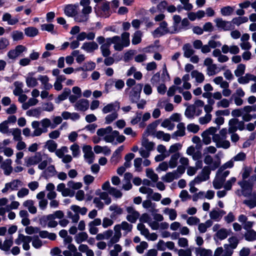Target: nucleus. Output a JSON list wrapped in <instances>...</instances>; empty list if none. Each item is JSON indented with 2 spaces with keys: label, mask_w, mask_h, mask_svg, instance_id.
Returning <instances> with one entry per match:
<instances>
[{
  "label": "nucleus",
  "mask_w": 256,
  "mask_h": 256,
  "mask_svg": "<svg viewBox=\"0 0 256 256\" xmlns=\"http://www.w3.org/2000/svg\"><path fill=\"white\" fill-rule=\"evenodd\" d=\"M216 158L217 160L213 162V164L210 166H204L202 168L200 175H201L206 180L210 178V176L211 170H215L216 168L220 167V160L218 155H216Z\"/></svg>",
  "instance_id": "nucleus-1"
},
{
  "label": "nucleus",
  "mask_w": 256,
  "mask_h": 256,
  "mask_svg": "<svg viewBox=\"0 0 256 256\" xmlns=\"http://www.w3.org/2000/svg\"><path fill=\"white\" fill-rule=\"evenodd\" d=\"M175 32H177V28H174ZM171 33L173 34L174 32H170L168 28V23L166 21H162L160 23V26L157 28L152 32V34L154 38L158 37V35L160 34V36H164V34Z\"/></svg>",
  "instance_id": "nucleus-2"
},
{
  "label": "nucleus",
  "mask_w": 256,
  "mask_h": 256,
  "mask_svg": "<svg viewBox=\"0 0 256 256\" xmlns=\"http://www.w3.org/2000/svg\"><path fill=\"white\" fill-rule=\"evenodd\" d=\"M238 184L241 186L242 190V194L244 196H248L252 195L254 187V183L248 180H243L240 181Z\"/></svg>",
  "instance_id": "nucleus-3"
},
{
  "label": "nucleus",
  "mask_w": 256,
  "mask_h": 256,
  "mask_svg": "<svg viewBox=\"0 0 256 256\" xmlns=\"http://www.w3.org/2000/svg\"><path fill=\"white\" fill-rule=\"evenodd\" d=\"M42 160V155L41 152H36L35 155L30 156L26 161L28 167L39 164Z\"/></svg>",
  "instance_id": "nucleus-4"
},
{
  "label": "nucleus",
  "mask_w": 256,
  "mask_h": 256,
  "mask_svg": "<svg viewBox=\"0 0 256 256\" xmlns=\"http://www.w3.org/2000/svg\"><path fill=\"white\" fill-rule=\"evenodd\" d=\"M77 7L78 6L76 4H68L64 8V12L69 17H74L78 14Z\"/></svg>",
  "instance_id": "nucleus-5"
},
{
  "label": "nucleus",
  "mask_w": 256,
  "mask_h": 256,
  "mask_svg": "<svg viewBox=\"0 0 256 256\" xmlns=\"http://www.w3.org/2000/svg\"><path fill=\"white\" fill-rule=\"evenodd\" d=\"M75 106L77 108L78 110L80 111L84 112L86 110L89 108V102L86 99H80L76 102Z\"/></svg>",
  "instance_id": "nucleus-6"
},
{
  "label": "nucleus",
  "mask_w": 256,
  "mask_h": 256,
  "mask_svg": "<svg viewBox=\"0 0 256 256\" xmlns=\"http://www.w3.org/2000/svg\"><path fill=\"white\" fill-rule=\"evenodd\" d=\"M98 48V44L95 42L93 41L92 42H84L81 48L88 52H90L97 50Z\"/></svg>",
  "instance_id": "nucleus-7"
},
{
  "label": "nucleus",
  "mask_w": 256,
  "mask_h": 256,
  "mask_svg": "<svg viewBox=\"0 0 256 256\" xmlns=\"http://www.w3.org/2000/svg\"><path fill=\"white\" fill-rule=\"evenodd\" d=\"M180 177L176 170H174L172 172H168L166 174L162 177V180L166 182H171L174 179H178Z\"/></svg>",
  "instance_id": "nucleus-8"
},
{
  "label": "nucleus",
  "mask_w": 256,
  "mask_h": 256,
  "mask_svg": "<svg viewBox=\"0 0 256 256\" xmlns=\"http://www.w3.org/2000/svg\"><path fill=\"white\" fill-rule=\"evenodd\" d=\"M216 26L219 28H222L224 30H228L230 28V22L223 20L222 18H217L215 20Z\"/></svg>",
  "instance_id": "nucleus-9"
},
{
  "label": "nucleus",
  "mask_w": 256,
  "mask_h": 256,
  "mask_svg": "<svg viewBox=\"0 0 256 256\" xmlns=\"http://www.w3.org/2000/svg\"><path fill=\"white\" fill-rule=\"evenodd\" d=\"M178 130L174 132L172 134V138H174L176 136H183L186 134L185 125L183 122H180L177 125Z\"/></svg>",
  "instance_id": "nucleus-10"
},
{
  "label": "nucleus",
  "mask_w": 256,
  "mask_h": 256,
  "mask_svg": "<svg viewBox=\"0 0 256 256\" xmlns=\"http://www.w3.org/2000/svg\"><path fill=\"white\" fill-rule=\"evenodd\" d=\"M116 107L118 108V110L120 108V102L117 101L114 103H110L108 104L103 108L102 111L104 114H107L112 110H115L116 108Z\"/></svg>",
  "instance_id": "nucleus-11"
},
{
  "label": "nucleus",
  "mask_w": 256,
  "mask_h": 256,
  "mask_svg": "<svg viewBox=\"0 0 256 256\" xmlns=\"http://www.w3.org/2000/svg\"><path fill=\"white\" fill-rule=\"evenodd\" d=\"M70 94V90L68 88H65L62 93L55 99V102L59 104L60 102L66 100Z\"/></svg>",
  "instance_id": "nucleus-12"
},
{
  "label": "nucleus",
  "mask_w": 256,
  "mask_h": 256,
  "mask_svg": "<svg viewBox=\"0 0 256 256\" xmlns=\"http://www.w3.org/2000/svg\"><path fill=\"white\" fill-rule=\"evenodd\" d=\"M160 120H156L152 122L146 128V132L148 133V134H154L155 130L159 124Z\"/></svg>",
  "instance_id": "nucleus-13"
},
{
  "label": "nucleus",
  "mask_w": 256,
  "mask_h": 256,
  "mask_svg": "<svg viewBox=\"0 0 256 256\" xmlns=\"http://www.w3.org/2000/svg\"><path fill=\"white\" fill-rule=\"evenodd\" d=\"M56 172V171L54 166V165H50L42 172L44 174V176H44L45 178L47 179L48 177L52 176Z\"/></svg>",
  "instance_id": "nucleus-14"
},
{
  "label": "nucleus",
  "mask_w": 256,
  "mask_h": 256,
  "mask_svg": "<svg viewBox=\"0 0 256 256\" xmlns=\"http://www.w3.org/2000/svg\"><path fill=\"white\" fill-rule=\"evenodd\" d=\"M180 157L179 152L175 153L172 155L169 161V166L171 168H176L178 165V160Z\"/></svg>",
  "instance_id": "nucleus-15"
},
{
  "label": "nucleus",
  "mask_w": 256,
  "mask_h": 256,
  "mask_svg": "<svg viewBox=\"0 0 256 256\" xmlns=\"http://www.w3.org/2000/svg\"><path fill=\"white\" fill-rule=\"evenodd\" d=\"M25 34L29 37H34L38 34V30L34 27L30 26L24 29Z\"/></svg>",
  "instance_id": "nucleus-16"
},
{
  "label": "nucleus",
  "mask_w": 256,
  "mask_h": 256,
  "mask_svg": "<svg viewBox=\"0 0 256 256\" xmlns=\"http://www.w3.org/2000/svg\"><path fill=\"white\" fill-rule=\"evenodd\" d=\"M196 112V106L194 104L190 105L186 110L184 114L188 118H192Z\"/></svg>",
  "instance_id": "nucleus-17"
},
{
  "label": "nucleus",
  "mask_w": 256,
  "mask_h": 256,
  "mask_svg": "<svg viewBox=\"0 0 256 256\" xmlns=\"http://www.w3.org/2000/svg\"><path fill=\"white\" fill-rule=\"evenodd\" d=\"M192 78H195L196 81L198 83L202 82L204 80V75L197 70H194L191 72Z\"/></svg>",
  "instance_id": "nucleus-18"
},
{
  "label": "nucleus",
  "mask_w": 256,
  "mask_h": 256,
  "mask_svg": "<svg viewBox=\"0 0 256 256\" xmlns=\"http://www.w3.org/2000/svg\"><path fill=\"white\" fill-rule=\"evenodd\" d=\"M142 32L140 30L136 31L132 36V44L136 45L140 44L142 42Z\"/></svg>",
  "instance_id": "nucleus-19"
},
{
  "label": "nucleus",
  "mask_w": 256,
  "mask_h": 256,
  "mask_svg": "<svg viewBox=\"0 0 256 256\" xmlns=\"http://www.w3.org/2000/svg\"><path fill=\"white\" fill-rule=\"evenodd\" d=\"M165 214L169 215V218L171 220H176L177 216L176 211L174 209H170L168 208H166L164 210Z\"/></svg>",
  "instance_id": "nucleus-20"
},
{
  "label": "nucleus",
  "mask_w": 256,
  "mask_h": 256,
  "mask_svg": "<svg viewBox=\"0 0 256 256\" xmlns=\"http://www.w3.org/2000/svg\"><path fill=\"white\" fill-rule=\"evenodd\" d=\"M13 244L12 238L6 240L2 246V250L6 252V254H10V250Z\"/></svg>",
  "instance_id": "nucleus-21"
},
{
  "label": "nucleus",
  "mask_w": 256,
  "mask_h": 256,
  "mask_svg": "<svg viewBox=\"0 0 256 256\" xmlns=\"http://www.w3.org/2000/svg\"><path fill=\"white\" fill-rule=\"evenodd\" d=\"M130 33L128 32H124L121 36V42L125 47H128L130 44Z\"/></svg>",
  "instance_id": "nucleus-22"
},
{
  "label": "nucleus",
  "mask_w": 256,
  "mask_h": 256,
  "mask_svg": "<svg viewBox=\"0 0 256 256\" xmlns=\"http://www.w3.org/2000/svg\"><path fill=\"white\" fill-rule=\"evenodd\" d=\"M183 50H184V56L186 58H190L194 53V50L191 48V46L189 44H185L183 46Z\"/></svg>",
  "instance_id": "nucleus-23"
},
{
  "label": "nucleus",
  "mask_w": 256,
  "mask_h": 256,
  "mask_svg": "<svg viewBox=\"0 0 256 256\" xmlns=\"http://www.w3.org/2000/svg\"><path fill=\"white\" fill-rule=\"evenodd\" d=\"M146 176L150 178L153 182H156L158 180V176L154 172L152 168H146Z\"/></svg>",
  "instance_id": "nucleus-24"
},
{
  "label": "nucleus",
  "mask_w": 256,
  "mask_h": 256,
  "mask_svg": "<svg viewBox=\"0 0 256 256\" xmlns=\"http://www.w3.org/2000/svg\"><path fill=\"white\" fill-rule=\"evenodd\" d=\"M70 209L76 213L79 212L82 216L85 215L88 211V209L86 207H82L81 208L80 206L77 205H72L70 206Z\"/></svg>",
  "instance_id": "nucleus-25"
},
{
  "label": "nucleus",
  "mask_w": 256,
  "mask_h": 256,
  "mask_svg": "<svg viewBox=\"0 0 256 256\" xmlns=\"http://www.w3.org/2000/svg\"><path fill=\"white\" fill-rule=\"evenodd\" d=\"M216 236L220 240H224L228 236L227 230L224 228L219 230L216 234Z\"/></svg>",
  "instance_id": "nucleus-26"
},
{
  "label": "nucleus",
  "mask_w": 256,
  "mask_h": 256,
  "mask_svg": "<svg viewBox=\"0 0 256 256\" xmlns=\"http://www.w3.org/2000/svg\"><path fill=\"white\" fill-rule=\"evenodd\" d=\"M245 239L248 242L256 240V232L252 229L248 230V233L245 234Z\"/></svg>",
  "instance_id": "nucleus-27"
},
{
  "label": "nucleus",
  "mask_w": 256,
  "mask_h": 256,
  "mask_svg": "<svg viewBox=\"0 0 256 256\" xmlns=\"http://www.w3.org/2000/svg\"><path fill=\"white\" fill-rule=\"evenodd\" d=\"M45 146H47V148L50 152H54L56 151L58 144L54 140H48Z\"/></svg>",
  "instance_id": "nucleus-28"
},
{
  "label": "nucleus",
  "mask_w": 256,
  "mask_h": 256,
  "mask_svg": "<svg viewBox=\"0 0 256 256\" xmlns=\"http://www.w3.org/2000/svg\"><path fill=\"white\" fill-rule=\"evenodd\" d=\"M41 30L51 32L52 34H56V32L54 31V25L52 24H45L41 25Z\"/></svg>",
  "instance_id": "nucleus-29"
},
{
  "label": "nucleus",
  "mask_w": 256,
  "mask_h": 256,
  "mask_svg": "<svg viewBox=\"0 0 256 256\" xmlns=\"http://www.w3.org/2000/svg\"><path fill=\"white\" fill-rule=\"evenodd\" d=\"M246 65L240 64L238 66L237 68L234 70V74L236 76L240 77L244 74Z\"/></svg>",
  "instance_id": "nucleus-30"
},
{
  "label": "nucleus",
  "mask_w": 256,
  "mask_h": 256,
  "mask_svg": "<svg viewBox=\"0 0 256 256\" xmlns=\"http://www.w3.org/2000/svg\"><path fill=\"white\" fill-rule=\"evenodd\" d=\"M88 238V235L86 232H80L76 236V241L77 244H80L86 241Z\"/></svg>",
  "instance_id": "nucleus-31"
},
{
  "label": "nucleus",
  "mask_w": 256,
  "mask_h": 256,
  "mask_svg": "<svg viewBox=\"0 0 256 256\" xmlns=\"http://www.w3.org/2000/svg\"><path fill=\"white\" fill-rule=\"evenodd\" d=\"M234 10V8L230 6H226L221 8L220 12L224 16H228L231 15L232 14Z\"/></svg>",
  "instance_id": "nucleus-32"
},
{
  "label": "nucleus",
  "mask_w": 256,
  "mask_h": 256,
  "mask_svg": "<svg viewBox=\"0 0 256 256\" xmlns=\"http://www.w3.org/2000/svg\"><path fill=\"white\" fill-rule=\"evenodd\" d=\"M26 85L29 88H34L36 86L38 82L35 78L28 76L26 78Z\"/></svg>",
  "instance_id": "nucleus-33"
},
{
  "label": "nucleus",
  "mask_w": 256,
  "mask_h": 256,
  "mask_svg": "<svg viewBox=\"0 0 256 256\" xmlns=\"http://www.w3.org/2000/svg\"><path fill=\"white\" fill-rule=\"evenodd\" d=\"M224 254L222 256H232L234 252L233 250L235 248H233V246L228 244H224Z\"/></svg>",
  "instance_id": "nucleus-34"
},
{
  "label": "nucleus",
  "mask_w": 256,
  "mask_h": 256,
  "mask_svg": "<svg viewBox=\"0 0 256 256\" xmlns=\"http://www.w3.org/2000/svg\"><path fill=\"white\" fill-rule=\"evenodd\" d=\"M148 247V244L145 241H142L140 242L139 245L136 246V250L138 253L142 254L144 253V250L146 249Z\"/></svg>",
  "instance_id": "nucleus-35"
},
{
  "label": "nucleus",
  "mask_w": 256,
  "mask_h": 256,
  "mask_svg": "<svg viewBox=\"0 0 256 256\" xmlns=\"http://www.w3.org/2000/svg\"><path fill=\"white\" fill-rule=\"evenodd\" d=\"M118 114L116 112H113L112 113L107 115L105 118L106 123L110 124L112 123L114 120L118 118Z\"/></svg>",
  "instance_id": "nucleus-36"
},
{
  "label": "nucleus",
  "mask_w": 256,
  "mask_h": 256,
  "mask_svg": "<svg viewBox=\"0 0 256 256\" xmlns=\"http://www.w3.org/2000/svg\"><path fill=\"white\" fill-rule=\"evenodd\" d=\"M254 200H244V204L248 206L250 209L256 206V194H254Z\"/></svg>",
  "instance_id": "nucleus-37"
},
{
  "label": "nucleus",
  "mask_w": 256,
  "mask_h": 256,
  "mask_svg": "<svg viewBox=\"0 0 256 256\" xmlns=\"http://www.w3.org/2000/svg\"><path fill=\"white\" fill-rule=\"evenodd\" d=\"M108 194L114 196L116 198H120L122 196V192L120 190H118L114 187L111 188L109 190Z\"/></svg>",
  "instance_id": "nucleus-38"
},
{
  "label": "nucleus",
  "mask_w": 256,
  "mask_h": 256,
  "mask_svg": "<svg viewBox=\"0 0 256 256\" xmlns=\"http://www.w3.org/2000/svg\"><path fill=\"white\" fill-rule=\"evenodd\" d=\"M12 38L14 41L22 40L24 38V34L22 32L14 30L12 33Z\"/></svg>",
  "instance_id": "nucleus-39"
},
{
  "label": "nucleus",
  "mask_w": 256,
  "mask_h": 256,
  "mask_svg": "<svg viewBox=\"0 0 256 256\" xmlns=\"http://www.w3.org/2000/svg\"><path fill=\"white\" fill-rule=\"evenodd\" d=\"M236 179L235 177H232L224 184V187L226 190H230L232 189V184L236 182Z\"/></svg>",
  "instance_id": "nucleus-40"
},
{
  "label": "nucleus",
  "mask_w": 256,
  "mask_h": 256,
  "mask_svg": "<svg viewBox=\"0 0 256 256\" xmlns=\"http://www.w3.org/2000/svg\"><path fill=\"white\" fill-rule=\"evenodd\" d=\"M140 215V213L138 212H134L133 214L128 215L126 216V219L131 223H135Z\"/></svg>",
  "instance_id": "nucleus-41"
},
{
  "label": "nucleus",
  "mask_w": 256,
  "mask_h": 256,
  "mask_svg": "<svg viewBox=\"0 0 256 256\" xmlns=\"http://www.w3.org/2000/svg\"><path fill=\"white\" fill-rule=\"evenodd\" d=\"M68 152V150L67 147L66 146H63L60 149H56L55 153L58 158H62L64 156V153L67 152Z\"/></svg>",
  "instance_id": "nucleus-42"
},
{
  "label": "nucleus",
  "mask_w": 256,
  "mask_h": 256,
  "mask_svg": "<svg viewBox=\"0 0 256 256\" xmlns=\"http://www.w3.org/2000/svg\"><path fill=\"white\" fill-rule=\"evenodd\" d=\"M140 94H138V93L135 94V92L132 90L130 94V102L132 104L137 103L140 98Z\"/></svg>",
  "instance_id": "nucleus-43"
},
{
  "label": "nucleus",
  "mask_w": 256,
  "mask_h": 256,
  "mask_svg": "<svg viewBox=\"0 0 256 256\" xmlns=\"http://www.w3.org/2000/svg\"><path fill=\"white\" fill-rule=\"evenodd\" d=\"M42 245V240L38 236H34L32 241V246L36 248H40Z\"/></svg>",
  "instance_id": "nucleus-44"
},
{
  "label": "nucleus",
  "mask_w": 256,
  "mask_h": 256,
  "mask_svg": "<svg viewBox=\"0 0 256 256\" xmlns=\"http://www.w3.org/2000/svg\"><path fill=\"white\" fill-rule=\"evenodd\" d=\"M187 130L190 132L196 134L198 132L200 127L198 125L192 123L190 124L187 126Z\"/></svg>",
  "instance_id": "nucleus-45"
},
{
  "label": "nucleus",
  "mask_w": 256,
  "mask_h": 256,
  "mask_svg": "<svg viewBox=\"0 0 256 256\" xmlns=\"http://www.w3.org/2000/svg\"><path fill=\"white\" fill-rule=\"evenodd\" d=\"M70 150L72 151V154L74 157L78 156L80 153V147L78 144H74L70 147Z\"/></svg>",
  "instance_id": "nucleus-46"
},
{
  "label": "nucleus",
  "mask_w": 256,
  "mask_h": 256,
  "mask_svg": "<svg viewBox=\"0 0 256 256\" xmlns=\"http://www.w3.org/2000/svg\"><path fill=\"white\" fill-rule=\"evenodd\" d=\"M114 83L115 81L112 78H110L104 84L106 93L109 92L110 90L112 88Z\"/></svg>",
  "instance_id": "nucleus-47"
},
{
  "label": "nucleus",
  "mask_w": 256,
  "mask_h": 256,
  "mask_svg": "<svg viewBox=\"0 0 256 256\" xmlns=\"http://www.w3.org/2000/svg\"><path fill=\"white\" fill-rule=\"evenodd\" d=\"M142 160L140 158H137L134 160V166L136 168V170L138 172L142 171Z\"/></svg>",
  "instance_id": "nucleus-48"
},
{
  "label": "nucleus",
  "mask_w": 256,
  "mask_h": 256,
  "mask_svg": "<svg viewBox=\"0 0 256 256\" xmlns=\"http://www.w3.org/2000/svg\"><path fill=\"white\" fill-rule=\"evenodd\" d=\"M14 138L16 140H21L22 138L21 136V130L18 128L14 129L12 133Z\"/></svg>",
  "instance_id": "nucleus-49"
},
{
  "label": "nucleus",
  "mask_w": 256,
  "mask_h": 256,
  "mask_svg": "<svg viewBox=\"0 0 256 256\" xmlns=\"http://www.w3.org/2000/svg\"><path fill=\"white\" fill-rule=\"evenodd\" d=\"M178 256H192V249L190 248L186 250L180 249L178 252Z\"/></svg>",
  "instance_id": "nucleus-50"
},
{
  "label": "nucleus",
  "mask_w": 256,
  "mask_h": 256,
  "mask_svg": "<svg viewBox=\"0 0 256 256\" xmlns=\"http://www.w3.org/2000/svg\"><path fill=\"white\" fill-rule=\"evenodd\" d=\"M200 221V219L196 216H190L188 218L186 222L190 226H193L197 224Z\"/></svg>",
  "instance_id": "nucleus-51"
},
{
  "label": "nucleus",
  "mask_w": 256,
  "mask_h": 256,
  "mask_svg": "<svg viewBox=\"0 0 256 256\" xmlns=\"http://www.w3.org/2000/svg\"><path fill=\"white\" fill-rule=\"evenodd\" d=\"M224 182L220 181L218 177L216 176L215 179L214 180L212 184L214 188L216 190L220 189L222 188Z\"/></svg>",
  "instance_id": "nucleus-52"
},
{
  "label": "nucleus",
  "mask_w": 256,
  "mask_h": 256,
  "mask_svg": "<svg viewBox=\"0 0 256 256\" xmlns=\"http://www.w3.org/2000/svg\"><path fill=\"white\" fill-rule=\"evenodd\" d=\"M212 120L211 114H206L205 116L200 117L199 118L200 123L201 124H204L208 123Z\"/></svg>",
  "instance_id": "nucleus-53"
},
{
  "label": "nucleus",
  "mask_w": 256,
  "mask_h": 256,
  "mask_svg": "<svg viewBox=\"0 0 256 256\" xmlns=\"http://www.w3.org/2000/svg\"><path fill=\"white\" fill-rule=\"evenodd\" d=\"M182 146L180 143H176L170 146L169 152L170 153H176V152L181 148Z\"/></svg>",
  "instance_id": "nucleus-54"
},
{
  "label": "nucleus",
  "mask_w": 256,
  "mask_h": 256,
  "mask_svg": "<svg viewBox=\"0 0 256 256\" xmlns=\"http://www.w3.org/2000/svg\"><path fill=\"white\" fill-rule=\"evenodd\" d=\"M244 172L242 174V178L243 180H245L248 178L252 172V169L250 167L245 166L243 168Z\"/></svg>",
  "instance_id": "nucleus-55"
},
{
  "label": "nucleus",
  "mask_w": 256,
  "mask_h": 256,
  "mask_svg": "<svg viewBox=\"0 0 256 256\" xmlns=\"http://www.w3.org/2000/svg\"><path fill=\"white\" fill-rule=\"evenodd\" d=\"M151 220L150 216L147 213L142 214L140 218V221L142 223L148 224Z\"/></svg>",
  "instance_id": "nucleus-56"
},
{
  "label": "nucleus",
  "mask_w": 256,
  "mask_h": 256,
  "mask_svg": "<svg viewBox=\"0 0 256 256\" xmlns=\"http://www.w3.org/2000/svg\"><path fill=\"white\" fill-rule=\"evenodd\" d=\"M10 183H11V190H17L19 185H22V182L18 179L14 180Z\"/></svg>",
  "instance_id": "nucleus-57"
},
{
  "label": "nucleus",
  "mask_w": 256,
  "mask_h": 256,
  "mask_svg": "<svg viewBox=\"0 0 256 256\" xmlns=\"http://www.w3.org/2000/svg\"><path fill=\"white\" fill-rule=\"evenodd\" d=\"M218 129H220V126H218L217 128L210 126L208 128L204 130V134H208V135H214L216 134L215 133Z\"/></svg>",
  "instance_id": "nucleus-58"
},
{
  "label": "nucleus",
  "mask_w": 256,
  "mask_h": 256,
  "mask_svg": "<svg viewBox=\"0 0 256 256\" xmlns=\"http://www.w3.org/2000/svg\"><path fill=\"white\" fill-rule=\"evenodd\" d=\"M84 158L87 160V162L89 164H92L94 160V154L92 152L90 153L84 154Z\"/></svg>",
  "instance_id": "nucleus-59"
},
{
  "label": "nucleus",
  "mask_w": 256,
  "mask_h": 256,
  "mask_svg": "<svg viewBox=\"0 0 256 256\" xmlns=\"http://www.w3.org/2000/svg\"><path fill=\"white\" fill-rule=\"evenodd\" d=\"M246 158V154L243 152L238 153L233 158L234 161H243Z\"/></svg>",
  "instance_id": "nucleus-60"
},
{
  "label": "nucleus",
  "mask_w": 256,
  "mask_h": 256,
  "mask_svg": "<svg viewBox=\"0 0 256 256\" xmlns=\"http://www.w3.org/2000/svg\"><path fill=\"white\" fill-rule=\"evenodd\" d=\"M121 228L128 232H130L132 228V225L129 224L126 221H124L121 224Z\"/></svg>",
  "instance_id": "nucleus-61"
},
{
  "label": "nucleus",
  "mask_w": 256,
  "mask_h": 256,
  "mask_svg": "<svg viewBox=\"0 0 256 256\" xmlns=\"http://www.w3.org/2000/svg\"><path fill=\"white\" fill-rule=\"evenodd\" d=\"M94 180V178L90 174H86L84 177V182L86 185H89L92 184Z\"/></svg>",
  "instance_id": "nucleus-62"
},
{
  "label": "nucleus",
  "mask_w": 256,
  "mask_h": 256,
  "mask_svg": "<svg viewBox=\"0 0 256 256\" xmlns=\"http://www.w3.org/2000/svg\"><path fill=\"white\" fill-rule=\"evenodd\" d=\"M218 107L222 106L224 108H228L230 106L229 101L226 98H223L217 103Z\"/></svg>",
  "instance_id": "nucleus-63"
},
{
  "label": "nucleus",
  "mask_w": 256,
  "mask_h": 256,
  "mask_svg": "<svg viewBox=\"0 0 256 256\" xmlns=\"http://www.w3.org/2000/svg\"><path fill=\"white\" fill-rule=\"evenodd\" d=\"M6 121H4L0 124V132L3 134H6L8 132V126Z\"/></svg>",
  "instance_id": "nucleus-64"
}]
</instances>
